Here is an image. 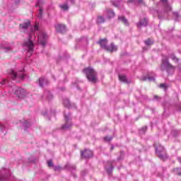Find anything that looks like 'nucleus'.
Listing matches in <instances>:
<instances>
[{"label": "nucleus", "instance_id": "nucleus-10", "mask_svg": "<svg viewBox=\"0 0 181 181\" xmlns=\"http://www.w3.org/2000/svg\"><path fill=\"white\" fill-rule=\"evenodd\" d=\"M81 157L84 158V159H88V158L93 157V151L90 150H85L81 152Z\"/></svg>", "mask_w": 181, "mask_h": 181}, {"label": "nucleus", "instance_id": "nucleus-19", "mask_svg": "<svg viewBox=\"0 0 181 181\" xmlns=\"http://www.w3.org/2000/svg\"><path fill=\"white\" fill-rule=\"evenodd\" d=\"M156 153H165V148L162 146H156Z\"/></svg>", "mask_w": 181, "mask_h": 181}, {"label": "nucleus", "instance_id": "nucleus-32", "mask_svg": "<svg viewBox=\"0 0 181 181\" xmlns=\"http://www.w3.org/2000/svg\"><path fill=\"white\" fill-rule=\"evenodd\" d=\"M119 2H121V0H116L115 1H112V5H114V6H116V8H118V6H119Z\"/></svg>", "mask_w": 181, "mask_h": 181}, {"label": "nucleus", "instance_id": "nucleus-45", "mask_svg": "<svg viewBox=\"0 0 181 181\" xmlns=\"http://www.w3.org/2000/svg\"><path fill=\"white\" fill-rule=\"evenodd\" d=\"M158 95L154 96V100H158Z\"/></svg>", "mask_w": 181, "mask_h": 181}, {"label": "nucleus", "instance_id": "nucleus-26", "mask_svg": "<svg viewBox=\"0 0 181 181\" xmlns=\"http://www.w3.org/2000/svg\"><path fill=\"white\" fill-rule=\"evenodd\" d=\"M173 172L177 176H181V168H174Z\"/></svg>", "mask_w": 181, "mask_h": 181}, {"label": "nucleus", "instance_id": "nucleus-17", "mask_svg": "<svg viewBox=\"0 0 181 181\" xmlns=\"http://www.w3.org/2000/svg\"><path fill=\"white\" fill-rule=\"evenodd\" d=\"M118 21H120L125 26H129V23L128 22V20L125 18V16H119Z\"/></svg>", "mask_w": 181, "mask_h": 181}, {"label": "nucleus", "instance_id": "nucleus-38", "mask_svg": "<svg viewBox=\"0 0 181 181\" xmlns=\"http://www.w3.org/2000/svg\"><path fill=\"white\" fill-rule=\"evenodd\" d=\"M137 4L138 5H145V2L144 1V0H137Z\"/></svg>", "mask_w": 181, "mask_h": 181}, {"label": "nucleus", "instance_id": "nucleus-48", "mask_svg": "<svg viewBox=\"0 0 181 181\" xmlns=\"http://www.w3.org/2000/svg\"><path fill=\"white\" fill-rule=\"evenodd\" d=\"M112 149H114V146H112V147H111V151H112Z\"/></svg>", "mask_w": 181, "mask_h": 181}, {"label": "nucleus", "instance_id": "nucleus-25", "mask_svg": "<svg viewBox=\"0 0 181 181\" xmlns=\"http://www.w3.org/2000/svg\"><path fill=\"white\" fill-rule=\"evenodd\" d=\"M119 79L123 83H128V80L127 79V76L125 75H119Z\"/></svg>", "mask_w": 181, "mask_h": 181}, {"label": "nucleus", "instance_id": "nucleus-15", "mask_svg": "<svg viewBox=\"0 0 181 181\" xmlns=\"http://www.w3.org/2000/svg\"><path fill=\"white\" fill-rule=\"evenodd\" d=\"M140 80L141 81H146V80H148V81H155V76L147 75V76L141 77Z\"/></svg>", "mask_w": 181, "mask_h": 181}, {"label": "nucleus", "instance_id": "nucleus-36", "mask_svg": "<svg viewBox=\"0 0 181 181\" xmlns=\"http://www.w3.org/2000/svg\"><path fill=\"white\" fill-rule=\"evenodd\" d=\"M145 43L146 46H151V45H153V42H152L149 38L145 41Z\"/></svg>", "mask_w": 181, "mask_h": 181}, {"label": "nucleus", "instance_id": "nucleus-3", "mask_svg": "<svg viewBox=\"0 0 181 181\" xmlns=\"http://www.w3.org/2000/svg\"><path fill=\"white\" fill-rule=\"evenodd\" d=\"M98 45H100V47L102 49H104V50H107V52H110L112 53V52H117V47L114 45V43L110 44V45H107L108 44V41L107 40V38H104L102 40H100L98 42Z\"/></svg>", "mask_w": 181, "mask_h": 181}, {"label": "nucleus", "instance_id": "nucleus-21", "mask_svg": "<svg viewBox=\"0 0 181 181\" xmlns=\"http://www.w3.org/2000/svg\"><path fill=\"white\" fill-rule=\"evenodd\" d=\"M46 83V78L41 77L39 78V86L43 88L45 84Z\"/></svg>", "mask_w": 181, "mask_h": 181}, {"label": "nucleus", "instance_id": "nucleus-12", "mask_svg": "<svg viewBox=\"0 0 181 181\" xmlns=\"http://www.w3.org/2000/svg\"><path fill=\"white\" fill-rule=\"evenodd\" d=\"M136 26L139 29H141V28H144L145 26H148V19H141L139 22L136 23Z\"/></svg>", "mask_w": 181, "mask_h": 181}, {"label": "nucleus", "instance_id": "nucleus-28", "mask_svg": "<svg viewBox=\"0 0 181 181\" xmlns=\"http://www.w3.org/2000/svg\"><path fill=\"white\" fill-rule=\"evenodd\" d=\"M59 7L61 8V9H63V11L69 10V6L67 5V4H61L59 5Z\"/></svg>", "mask_w": 181, "mask_h": 181}, {"label": "nucleus", "instance_id": "nucleus-14", "mask_svg": "<svg viewBox=\"0 0 181 181\" xmlns=\"http://www.w3.org/2000/svg\"><path fill=\"white\" fill-rule=\"evenodd\" d=\"M109 167H105L106 172L108 173V175L112 174V170H114V165H112V162L109 161L107 162Z\"/></svg>", "mask_w": 181, "mask_h": 181}, {"label": "nucleus", "instance_id": "nucleus-42", "mask_svg": "<svg viewBox=\"0 0 181 181\" xmlns=\"http://www.w3.org/2000/svg\"><path fill=\"white\" fill-rule=\"evenodd\" d=\"M129 2L136 4V0H129Z\"/></svg>", "mask_w": 181, "mask_h": 181}, {"label": "nucleus", "instance_id": "nucleus-5", "mask_svg": "<svg viewBox=\"0 0 181 181\" xmlns=\"http://www.w3.org/2000/svg\"><path fill=\"white\" fill-rule=\"evenodd\" d=\"M160 69L161 70V71H165V70L167 71V73L170 74L171 71H174L175 66L170 64V63L169 62V59L168 57H165L162 59Z\"/></svg>", "mask_w": 181, "mask_h": 181}, {"label": "nucleus", "instance_id": "nucleus-33", "mask_svg": "<svg viewBox=\"0 0 181 181\" xmlns=\"http://www.w3.org/2000/svg\"><path fill=\"white\" fill-rule=\"evenodd\" d=\"M160 88H163L166 91L168 90V85L166 83H161L160 84Z\"/></svg>", "mask_w": 181, "mask_h": 181}, {"label": "nucleus", "instance_id": "nucleus-4", "mask_svg": "<svg viewBox=\"0 0 181 181\" xmlns=\"http://www.w3.org/2000/svg\"><path fill=\"white\" fill-rule=\"evenodd\" d=\"M83 73L86 74L88 81H90V83H95L97 81V72H95L93 68H86L83 70Z\"/></svg>", "mask_w": 181, "mask_h": 181}, {"label": "nucleus", "instance_id": "nucleus-37", "mask_svg": "<svg viewBox=\"0 0 181 181\" xmlns=\"http://www.w3.org/2000/svg\"><path fill=\"white\" fill-rule=\"evenodd\" d=\"M158 158L161 159V160H165V159H166V156L160 154V153H158Z\"/></svg>", "mask_w": 181, "mask_h": 181}, {"label": "nucleus", "instance_id": "nucleus-7", "mask_svg": "<svg viewBox=\"0 0 181 181\" xmlns=\"http://www.w3.org/2000/svg\"><path fill=\"white\" fill-rule=\"evenodd\" d=\"M25 76L23 70L15 72L13 69H11L8 71V77L11 78V80H16L18 78V80H25Z\"/></svg>", "mask_w": 181, "mask_h": 181}, {"label": "nucleus", "instance_id": "nucleus-29", "mask_svg": "<svg viewBox=\"0 0 181 181\" xmlns=\"http://www.w3.org/2000/svg\"><path fill=\"white\" fill-rule=\"evenodd\" d=\"M47 166L48 168H54V164L53 163V160H49L47 162Z\"/></svg>", "mask_w": 181, "mask_h": 181}, {"label": "nucleus", "instance_id": "nucleus-27", "mask_svg": "<svg viewBox=\"0 0 181 181\" xmlns=\"http://www.w3.org/2000/svg\"><path fill=\"white\" fill-rule=\"evenodd\" d=\"M169 59H172L173 62H175V63H177L179 62V59L176 56H175L173 54H171L168 56Z\"/></svg>", "mask_w": 181, "mask_h": 181}, {"label": "nucleus", "instance_id": "nucleus-16", "mask_svg": "<svg viewBox=\"0 0 181 181\" xmlns=\"http://www.w3.org/2000/svg\"><path fill=\"white\" fill-rule=\"evenodd\" d=\"M0 49H2L3 50H4L6 53H7V52H12V47L10 46H7L5 44H1L0 45Z\"/></svg>", "mask_w": 181, "mask_h": 181}, {"label": "nucleus", "instance_id": "nucleus-39", "mask_svg": "<svg viewBox=\"0 0 181 181\" xmlns=\"http://www.w3.org/2000/svg\"><path fill=\"white\" fill-rule=\"evenodd\" d=\"M174 18H175V21H177V18H179V13L175 12L173 13Z\"/></svg>", "mask_w": 181, "mask_h": 181}, {"label": "nucleus", "instance_id": "nucleus-2", "mask_svg": "<svg viewBox=\"0 0 181 181\" xmlns=\"http://www.w3.org/2000/svg\"><path fill=\"white\" fill-rule=\"evenodd\" d=\"M8 87H11L9 89V92L11 94H14L15 95H16L18 98H26V97H28V94H29L28 90L23 89L19 86H11V84H9V80L8 79H3L0 82V87H8Z\"/></svg>", "mask_w": 181, "mask_h": 181}, {"label": "nucleus", "instance_id": "nucleus-47", "mask_svg": "<svg viewBox=\"0 0 181 181\" xmlns=\"http://www.w3.org/2000/svg\"><path fill=\"white\" fill-rule=\"evenodd\" d=\"M158 18L161 19L160 14L158 13Z\"/></svg>", "mask_w": 181, "mask_h": 181}, {"label": "nucleus", "instance_id": "nucleus-22", "mask_svg": "<svg viewBox=\"0 0 181 181\" xmlns=\"http://www.w3.org/2000/svg\"><path fill=\"white\" fill-rule=\"evenodd\" d=\"M105 23V18L103 16H98L97 18V23L101 24V23Z\"/></svg>", "mask_w": 181, "mask_h": 181}, {"label": "nucleus", "instance_id": "nucleus-44", "mask_svg": "<svg viewBox=\"0 0 181 181\" xmlns=\"http://www.w3.org/2000/svg\"><path fill=\"white\" fill-rule=\"evenodd\" d=\"M177 159H178V161L180 162V163H181V157H178Z\"/></svg>", "mask_w": 181, "mask_h": 181}, {"label": "nucleus", "instance_id": "nucleus-30", "mask_svg": "<svg viewBox=\"0 0 181 181\" xmlns=\"http://www.w3.org/2000/svg\"><path fill=\"white\" fill-rule=\"evenodd\" d=\"M148 127H146V126H144L143 127L141 128V129H139V134H145V132H146Z\"/></svg>", "mask_w": 181, "mask_h": 181}, {"label": "nucleus", "instance_id": "nucleus-31", "mask_svg": "<svg viewBox=\"0 0 181 181\" xmlns=\"http://www.w3.org/2000/svg\"><path fill=\"white\" fill-rule=\"evenodd\" d=\"M66 168H67L68 169H71L72 170H76V165L71 164H67L66 165Z\"/></svg>", "mask_w": 181, "mask_h": 181}, {"label": "nucleus", "instance_id": "nucleus-6", "mask_svg": "<svg viewBox=\"0 0 181 181\" xmlns=\"http://www.w3.org/2000/svg\"><path fill=\"white\" fill-rule=\"evenodd\" d=\"M64 118L65 123L62 126V129H70L73 127V123L71 122V113L70 112L64 111Z\"/></svg>", "mask_w": 181, "mask_h": 181}, {"label": "nucleus", "instance_id": "nucleus-9", "mask_svg": "<svg viewBox=\"0 0 181 181\" xmlns=\"http://www.w3.org/2000/svg\"><path fill=\"white\" fill-rule=\"evenodd\" d=\"M38 40L41 46H45L46 45V34L44 33H39L37 35Z\"/></svg>", "mask_w": 181, "mask_h": 181}, {"label": "nucleus", "instance_id": "nucleus-49", "mask_svg": "<svg viewBox=\"0 0 181 181\" xmlns=\"http://www.w3.org/2000/svg\"><path fill=\"white\" fill-rule=\"evenodd\" d=\"M117 159H118V160H121V158H120L119 157Z\"/></svg>", "mask_w": 181, "mask_h": 181}, {"label": "nucleus", "instance_id": "nucleus-41", "mask_svg": "<svg viewBox=\"0 0 181 181\" xmlns=\"http://www.w3.org/2000/svg\"><path fill=\"white\" fill-rule=\"evenodd\" d=\"M54 170H55V171H58V170H60L61 169H62V167H60V166H54Z\"/></svg>", "mask_w": 181, "mask_h": 181}, {"label": "nucleus", "instance_id": "nucleus-40", "mask_svg": "<svg viewBox=\"0 0 181 181\" xmlns=\"http://www.w3.org/2000/svg\"><path fill=\"white\" fill-rule=\"evenodd\" d=\"M4 129H5V126H4L2 124L0 123V131H1V132H4Z\"/></svg>", "mask_w": 181, "mask_h": 181}, {"label": "nucleus", "instance_id": "nucleus-46", "mask_svg": "<svg viewBox=\"0 0 181 181\" xmlns=\"http://www.w3.org/2000/svg\"><path fill=\"white\" fill-rule=\"evenodd\" d=\"M71 4H74V0H70Z\"/></svg>", "mask_w": 181, "mask_h": 181}, {"label": "nucleus", "instance_id": "nucleus-35", "mask_svg": "<svg viewBox=\"0 0 181 181\" xmlns=\"http://www.w3.org/2000/svg\"><path fill=\"white\" fill-rule=\"evenodd\" d=\"M104 141H105L106 142H110V141H112V136H105Z\"/></svg>", "mask_w": 181, "mask_h": 181}, {"label": "nucleus", "instance_id": "nucleus-8", "mask_svg": "<svg viewBox=\"0 0 181 181\" xmlns=\"http://www.w3.org/2000/svg\"><path fill=\"white\" fill-rule=\"evenodd\" d=\"M43 5V1L42 0H37L36 7L39 8V13L37 18L39 19H42L43 18V8L42 7Z\"/></svg>", "mask_w": 181, "mask_h": 181}, {"label": "nucleus", "instance_id": "nucleus-20", "mask_svg": "<svg viewBox=\"0 0 181 181\" xmlns=\"http://www.w3.org/2000/svg\"><path fill=\"white\" fill-rule=\"evenodd\" d=\"M107 18H109V19H111V18H114L115 16V13L114 12V11L111 9L107 10Z\"/></svg>", "mask_w": 181, "mask_h": 181}, {"label": "nucleus", "instance_id": "nucleus-24", "mask_svg": "<svg viewBox=\"0 0 181 181\" xmlns=\"http://www.w3.org/2000/svg\"><path fill=\"white\" fill-rule=\"evenodd\" d=\"M63 103H64V107H66V108H70L71 105H70V100H69V99H67V98L64 99Z\"/></svg>", "mask_w": 181, "mask_h": 181}, {"label": "nucleus", "instance_id": "nucleus-13", "mask_svg": "<svg viewBox=\"0 0 181 181\" xmlns=\"http://www.w3.org/2000/svg\"><path fill=\"white\" fill-rule=\"evenodd\" d=\"M160 3L163 4L165 12H169L172 11V7L169 6V4L168 3V0H160Z\"/></svg>", "mask_w": 181, "mask_h": 181}, {"label": "nucleus", "instance_id": "nucleus-18", "mask_svg": "<svg viewBox=\"0 0 181 181\" xmlns=\"http://www.w3.org/2000/svg\"><path fill=\"white\" fill-rule=\"evenodd\" d=\"M53 98H54L53 93H52L50 90L47 91V95H46L47 101H48V103H50V101H52Z\"/></svg>", "mask_w": 181, "mask_h": 181}, {"label": "nucleus", "instance_id": "nucleus-50", "mask_svg": "<svg viewBox=\"0 0 181 181\" xmlns=\"http://www.w3.org/2000/svg\"><path fill=\"white\" fill-rule=\"evenodd\" d=\"M49 121H50V118H48Z\"/></svg>", "mask_w": 181, "mask_h": 181}, {"label": "nucleus", "instance_id": "nucleus-11", "mask_svg": "<svg viewBox=\"0 0 181 181\" xmlns=\"http://www.w3.org/2000/svg\"><path fill=\"white\" fill-rule=\"evenodd\" d=\"M55 29L58 33H66V25L63 24H57Z\"/></svg>", "mask_w": 181, "mask_h": 181}, {"label": "nucleus", "instance_id": "nucleus-34", "mask_svg": "<svg viewBox=\"0 0 181 181\" xmlns=\"http://www.w3.org/2000/svg\"><path fill=\"white\" fill-rule=\"evenodd\" d=\"M30 162H31V163H36V162H37V158H35V157H31L30 158H29Z\"/></svg>", "mask_w": 181, "mask_h": 181}, {"label": "nucleus", "instance_id": "nucleus-43", "mask_svg": "<svg viewBox=\"0 0 181 181\" xmlns=\"http://www.w3.org/2000/svg\"><path fill=\"white\" fill-rule=\"evenodd\" d=\"M20 1H21V0H16V4H19Z\"/></svg>", "mask_w": 181, "mask_h": 181}, {"label": "nucleus", "instance_id": "nucleus-1", "mask_svg": "<svg viewBox=\"0 0 181 181\" xmlns=\"http://www.w3.org/2000/svg\"><path fill=\"white\" fill-rule=\"evenodd\" d=\"M20 28L23 30L24 33H28V40L23 43V46H25L28 49V56H32L33 50L35 49V43H33V36L35 32L39 31V25L37 23L33 27H30V21H27L20 24ZM30 28V31L28 32V29Z\"/></svg>", "mask_w": 181, "mask_h": 181}, {"label": "nucleus", "instance_id": "nucleus-23", "mask_svg": "<svg viewBox=\"0 0 181 181\" xmlns=\"http://www.w3.org/2000/svg\"><path fill=\"white\" fill-rule=\"evenodd\" d=\"M23 127H24V130L28 131V129L30 128V122H28V120H25L23 123Z\"/></svg>", "mask_w": 181, "mask_h": 181}]
</instances>
